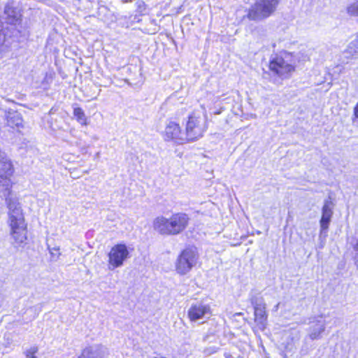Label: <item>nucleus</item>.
Returning a JSON list of instances; mask_svg holds the SVG:
<instances>
[{"label": "nucleus", "instance_id": "1", "mask_svg": "<svg viewBox=\"0 0 358 358\" xmlns=\"http://www.w3.org/2000/svg\"><path fill=\"white\" fill-rule=\"evenodd\" d=\"M8 208V224L10 236L15 247L23 246L27 239V224L20 203L15 200L4 197Z\"/></svg>", "mask_w": 358, "mask_h": 358}, {"label": "nucleus", "instance_id": "2", "mask_svg": "<svg viewBox=\"0 0 358 358\" xmlns=\"http://www.w3.org/2000/svg\"><path fill=\"white\" fill-rule=\"evenodd\" d=\"M189 221V217L184 213H174L169 218L160 215L154 219L152 227L161 235H177L186 229Z\"/></svg>", "mask_w": 358, "mask_h": 358}, {"label": "nucleus", "instance_id": "3", "mask_svg": "<svg viewBox=\"0 0 358 358\" xmlns=\"http://www.w3.org/2000/svg\"><path fill=\"white\" fill-rule=\"evenodd\" d=\"M269 69L278 76L282 78H288L292 73L294 71V66L291 61V55L284 52L280 55H276L271 60Z\"/></svg>", "mask_w": 358, "mask_h": 358}, {"label": "nucleus", "instance_id": "4", "mask_svg": "<svg viewBox=\"0 0 358 358\" xmlns=\"http://www.w3.org/2000/svg\"><path fill=\"white\" fill-rule=\"evenodd\" d=\"M278 0H257L249 10L248 17L250 20H262L270 16L276 9Z\"/></svg>", "mask_w": 358, "mask_h": 358}, {"label": "nucleus", "instance_id": "5", "mask_svg": "<svg viewBox=\"0 0 358 358\" xmlns=\"http://www.w3.org/2000/svg\"><path fill=\"white\" fill-rule=\"evenodd\" d=\"M199 255L195 248H186L178 256L176 271L180 275L187 274L196 264Z\"/></svg>", "mask_w": 358, "mask_h": 358}, {"label": "nucleus", "instance_id": "6", "mask_svg": "<svg viewBox=\"0 0 358 358\" xmlns=\"http://www.w3.org/2000/svg\"><path fill=\"white\" fill-rule=\"evenodd\" d=\"M206 129V121L200 115L192 113L189 117L186 125L185 136L187 141L196 140L201 138Z\"/></svg>", "mask_w": 358, "mask_h": 358}, {"label": "nucleus", "instance_id": "7", "mask_svg": "<svg viewBox=\"0 0 358 358\" xmlns=\"http://www.w3.org/2000/svg\"><path fill=\"white\" fill-rule=\"evenodd\" d=\"M129 251L124 243L116 244L110 249L108 257V267L109 270H114L123 266L127 259L129 258Z\"/></svg>", "mask_w": 358, "mask_h": 358}, {"label": "nucleus", "instance_id": "8", "mask_svg": "<svg viewBox=\"0 0 358 358\" xmlns=\"http://www.w3.org/2000/svg\"><path fill=\"white\" fill-rule=\"evenodd\" d=\"M163 137L166 141H173L179 145L187 142L185 134L182 131L179 124L174 121L167 122L163 133Z\"/></svg>", "mask_w": 358, "mask_h": 358}, {"label": "nucleus", "instance_id": "9", "mask_svg": "<svg viewBox=\"0 0 358 358\" xmlns=\"http://www.w3.org/2000/svg\"><path fill=\"white\" fill-rule=\"evenodd\" d=\"M334 203L331 200H325L322 209V217L320 221V236H327V231L329 229V226L333 215Z\"/></svg>", "mask_w": 358, "mask_h": 358}, {"label": "nucleus", "instance_id": "10", "mask_svg": "<svg viewBox=\"0 0 358 358\" xmlns=\"http://www.w3.org/2000/svg\"><path fill=\"white\" fill-rule=\"evenodd\" d=\"M108 355L107 348L100 344L86 346L77 358H105Z\"/></svg>", "mask_w": 358, "mask_h": 358}, {"label": "nucleus", "instance_id": "11", "mask_svg": "<svg viewBox=\"0 0 358 358\" xmlns=\"http://www.w3.org/2000/svg\"><path fill=\"white\" fill-rule=\"evenodd\" d=\"M210 313L208 306L198 303L192 305L188 310V317L192 322H195L203 318L206 315Z\"/></svg>", "mask_w": 358, "mask_h": 358}, {"label": "nucleus", "instance_id": "12", "mask_svg": "<svg viewBox=\"0 0 358 358\" xmlns=\"http://www.w3.org/2000/svg\"><path fill=\"white\" fill-rule=\"evenodd\" d=\"M325 330V323L323 320L311 322L309 327L308 336L311 340L319 339Z\"/></svg>", "mask_w": 358, "mask_h": 358}, {"label": "nucleus", "instance_id": "13", "mask_svg": "<svg viewBox=\"0 0 358 358\" xmlns=\"http://www.w3.org/2000/svg\"><path fill=\"white\" fill-rule=\"evenodd\" d=\"M255 322L257 323L259 328L264 329L267 320L266 305L264 303L255 307Z\"/></svg>", "mask_w": 358, "mask_h": 358}, {"label": "nucleus", "instance_id": "14", "mask_svg": "<svg viewBox=\"0 0 358 358\" xmlns=\"http://www.w3.org/2000/svg\"><path fill=\"white\" fill-rule=\"evenodd\" d=\"M7 123L11 127H20L22 124V120L20 115L16 111H9L8 112L7 116Z\"/></svg>", "mask_w": 358, "mask_h": 358}, {"label": "nucleus", "instance_id": "15", "mask_svg": "<svg viewBox=\"0 0 358 358\" xmlns=\"http://www.w3.org/2000/svg\"><path fill=\"white\" fill-rule=\"evenodd\" d=\"M358 53V38H355L350 42L347 48L343 52L345 57L348 59L354 58Z\"/></svg>", "mask_w": 358, "mask_h": 358}, {"label": "nucleus", "instance_id": "16", "mask_svg": "<svg viewBox=\"0 0 358 358\" xmlns=\"http://www.w3.org/2000/svg\"><path fill=\"white\" fill-rule=\"evenodd\" d=\"M10 24H15L20 19V14L12 7L6 6L4 10Z\"/></svg>", "mask_w": 358, "mask_h": 358}, {"label": "nucleus", "instance_id": "17", "mask_svg": "<svg viewBox=\"0 0 358 358\" xmlns=\"http://www.w3.org/2000/svg\"><path fill=\"white\" fill-rule=\"evenodd\" d=\"M73 115L76 117L77 120L82 124H86L87 118L84 111L80 108H76L73 110Z\"/></svg>", "mask_w": 358, "mask_h": 358}, {"label": "nucleus", "instance_id": "18", "mask_svg": "<svg viewBox=\"0 0 358 358\" xmlns=\"http://www.w3.org/2000/svg\"><path fill=\"white\" fill-rule=\"evenodd\" d=\"M347 13L351 16H358V0H355L347 7Z\"/></svg>", "mask_w": 358, "mask_h": 358}, {"label": "nucleus", "instance_id": "19", "mask_svg": "<svg viewBox=\"0 0 358 358\" xmlns=\"http://www.w3.org/2000/svg\"><path fill=\"white\" fill-rule=\"evenodd\" d=\"M217 350H218V348H217L215 346H208V347L204 348L203 350H202V352H203L204 357H208V356H210L211 355L217 352Z\"/></svg>", "mask_w": 358, "mask_h": 358}, {"label": "nucleus", "instance_id": "20", "mask_svg": "<svg viewBox=\"0 0 358 358\" xmlns=\"http://www.w3.org/2000/svg\"><path fill=\"white\" fill-rule=\"evenodd\" d=\"M49 252L52 256V258L57 259L60 256L59 252V248L58 247H53V248H49Z\"/></svg>", "mask_w": 358, "mask_h": 358}, {"label": "nucleus", "instance_id": "21", "mask_svg": "<svg viewBox=\"0 0 358 358\" xmlns=\"http://www.w3.org/2000/svg\"><path fill=\"white\" fill-rule=\"evenodd\" d=\"M37 350V348H31L27 350L25 352L26 357L27 358H36L35 354L36 353Z\"/></svg>", "mask_w": 358, "mask_h": 358}, {"label": "nucleus", "instance_id": "22", "mask_svg": "<svg viewBox=\"0 0 358 358\" xmlns=\"http://www.w3.org/2000/svg\"><path fill=\"white\" fill-rule=\"evenodd\" d=\"M6 41V35L3 30V24L0 21V46H1Z\"/></svg>", "mask_w": 358, "mask_h": 358}, {"label": "nucleus", "instance_id": "23", "mask_svg": "<svg viewBox=\"0 0 358 358\" xmlns=\"http://www.w3.org/2000/svg\"><path fill=\"white\" fill-rule=\"evenodd\" d=\"M354 115H355V118L358 119V103L354 108Z\"/></svg>", "mask_w": 358, "mask_h": 358}, {"label": "nucleus", "instance_id": "24", "mask_svg": "<svg viewBox=\"0 0 358 358\" xmlns=\"http://www.w3.org/2000/svg\"><path fill=\"white\" fill-rule=\"evenodd\" d=\"M280 303H278L274 306L273 310H274L275 311H277V310H278V308H279V306H280Z\"/></svg>", "mask_w": 358, "mask_h": 358}]
</instances>
